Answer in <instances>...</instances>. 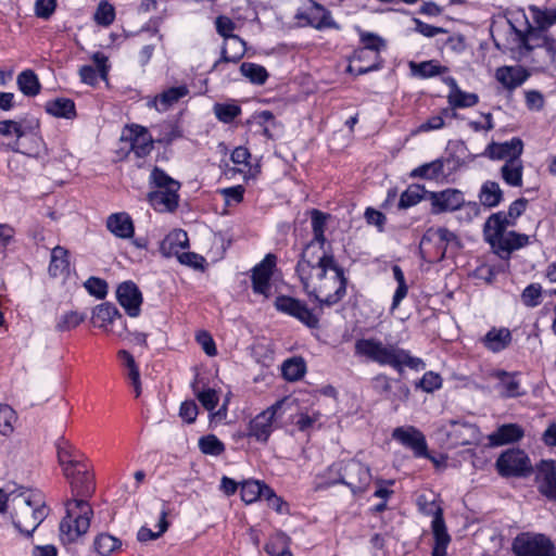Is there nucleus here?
Segmentation results:
<instances>
[{
    "mask_svg": "<svg viewBox=\"0 0 556 556\" xmlns=\"http://www.w3.org/2000/svg\"><path fill=\"white\" fill-rule=\"evenodd\" d=\"M72 498L65 502L66 515L60 522V540L63 544L76 542L85 535L93 516L91 505L86 501L94 492L92 476L85 468L70 482Z\"/></svg>",
    "mask_w": 556,
    "mask_h": 556,
    "instance_id": "obj_1",
    "label": "nucleus"
},
{
    "mask_svg": "<svg viewBox=\"0 0 556 556\" xmlns=\"http://www.w3.org/2000/svg\"><path fill=\"white\" fill-rule=\"evenodd\" d=\"M305 293L319 304L332 306L346 294L348 278L334 258L296 273Z\"/></svg>",
    "mask_w": 556,
    "mask_h": 556,
    "instance_id": "obj_2",
    "label": "nucleus"
},
{
    "mask_svg": "<svg viewBox=\"0 0 556 556\" xmlns=\"http://www.w3.org/2000/svg\"><path fill=\"white\" fill-rule=\"evenodd\" d=\"M526 205L525 199H518L509 205L507 213L498 212L489 216V230L493 231L489 236V244L503 260H508L513 251L529 244V236L506 230L507 227L515 225Z\"/></svg>",
    "mask_w": 556,
    "mask_h": 556,
    "instance_id": "obj_3",
    "label": "nucleus"
},
{
    "mask_svg": "<svg viewBox=\"0 0 556 556\" xmlns=\"http://www.w3.org/2000/svg\"><path fill=\"white\" fill-rule=\"evenodd\" d=\"M10 500L12 525L22 535L31 538L49 515L42 494L36 490L18 486L16 495H11Z\"/></svg>",
    "mask_w": 556,
    "mask_h": 556,
    "instance_id": "obj_4",
    "label": "nucleus"
},
{
    "mask_svg": "<svg viewBox=\"0 0 556 556\" xmlns=\"http://www.w3.org/2000/svg\"><path fill=\"white\" fill-rule=\"evenodd\" d=\"M355 354L379 365H389L400 371L403 366L416 370L425 367L420 358L410 356L408 351L401 349L396 343L383 344L375 338L356 340Z\"/></svg>",
    "mask_w": 556,
    "mask_h": 556,
    "instance_id": "obj_5",
    "label": "nucleus"
},
{
    "mask_svg": "<svg viewBox=\"0 0 556 556\" xmlns=\"http://www.w3.org/2000/svg\"><path fill=\"white\" fill-rule=\"evenodd\" d=\"M38 129V122L0 121V135L3 137H16L15 142L10 144L11 150L33 157H39L41 152L46 150Z\"/></svg>",
    "mask_w": 556,
    "mask_h": 556,
    "instance_id": "obj_6",
    "label": "nucleus"
},
{
    "mask_svg": "<svg viewBox=\"0 0 556 556\" xmlns=\"http://www.w3.org/2000/svg\"><path fill=\"white\" fill-rule=\"evenodd\" d=\"M460 247L456 233L445 227H438L426 230L419 243V251L424 261L434 264L455 255Z\"/></svg>",
    "mask_w": 556,
    "mask_h": 556,
    "instance_id": "obj_7",
    "label": "nucleus"
},
{
    "mask_svg": "<svg viewBox=\"0 0 556 556\" xmlns=\"http://www.w3.org/2000/svg\"><path fill=\"white\" fill-rule=\"evenodd\" d=\"M523 46L520 58L529 61L535 68H545L553 64L556 58V40L538 29L528 30V37H516Z\"/></svg>",
    "mask_w": 556,
    "mask_h": 556,
    "instance_id": "obj_8",
    "label": "nucleus"
},
{
    "mask_svg": "<svg viewBox=\"0 0 556 556\" xmlns=\"http://www.w3.org/2000/svg\"><path fill=\"white\" fill-rule=\"evenodd\" d=\"M491 33L493 42L498 50L502 51H517L519 56L523 51V46L519 45L516 37H520L525 39L528 37V29L525 25V28H518L510 20L505 16H498L494 18L489 29Z\"/></svg>",
    "mask_w": 556,
    "mask_h": 556,
    "instance_id": "obj_9",
    "label": "nucleus"
},
{
    "mask_svg": "<svg viewBox=\"0 0 556 556\" xmlns=\"http://www.w3.org/2000/svg\"><path fill=\"white\" fill-rule=\"evenodd\" d=\"M515 556H556L552 540L542 533L523 532L513 542Z\"/></svg>",
    "mask_w": 556,
    "mask_h": 556,
    "instance_id": "obj_10",
    "label": "nucleus"
},
{
    "mask_svg": "<svg viewBox=\"0 0 556 556\" xmlns=\"http://www.w3.org/2000/svg\"><path fill=\"white\" fill-rule=\"evenodd\" d=\"M496 468L503 477H527L533 471L529 456L520 448L503 452L496 460Z\"/></svg>",
    "mask_w": 556,
    "mask_h": 556,
    "instance_id": "obj_11",
    "label": "nucleus"
},
{
    "mask_svg": "<svg viewBox=\"0 0 556 556\" xmlns=\"http://www.w3.org/2000/svg\"><path fill=\"white\" fill-rule=\"evenodd\" d=\"M121 151L126 154L132 152L137 157L149 155L153 149V139L148 129L140 125H131L124 128L121 136Z\"/></svg>",
    "mask_w": 556,
    "mask_h": 556,
    "instance_id": "obj_12",
    "label": "nucleus"
},
{
    "mask_svg": "<svg viewBox=\"0 0 556 556\" xmlns=\"http://www.w3.org/2000/svg\"><path fill=\"white\" fill-rule=\"evenodd\" d=\"M282 405L283 401H278L257 414L250 421L247 435L255 439L260 443H267L270 434L277 427L276 419Z\"/></svg>",
    "mask_w": 556,
    "mask_h": 556,
    "instance_id": "obj_13",
    "label": "nucleus"
},
{
    "mask_svg": "<svg viewBox=\"0 0 556 556\" xmlns=\"http://www.w3.org/2000/svg\"><path fill=\"white\" fill-rule=\"evenodd\" d=\"M392 438L404 447L410 450L416 458H427L438 465V460L428 452L425 434L414 426L397 427L392 432Z\"/></svg>",
    "mask_w": 556,
    "mask_h": 556,
    "instance_id": "obj_14",
    "label": "nucleus"
},
{
    "mask_svg": "<svg viewBox=\"0 0 556 556\" xmlns=\"http://www.w3.org/2000/svg\"><path fill=\"white\" fill-rule=\"evenodd\" d=\"M518 374L503 369H493L489 371L492 392L501 399H513L525 395L521 390Z\"/></svg>",
    "mask_w": 556,
    "mask_h": 556,
    "instance_id": "obj_15",
    "label": "nucleus"
},
{
    "mask_svg": "<svg viewBox=\"0 0 556 556\" xmlns=\"http://www.w3.org/2000/svg\"><path fill=\"white\" fill-rule=\"evenodd\" d=\"M371 481L370 469L358 460H350L340 475L338 482L348 485L354 494L364 493Z\"/></svg>",
    "mask_w": 556,
    "mask_h": 556,
    "instance_id": "obj_16",
    "label": "nucleus"
},
{
    "mask_svg": "<svg viewBox=\"0 0 556 556\" xmlns=\"http://www.w3.org/2000/svg\"><path fill=\"white\" fill-rule=\"evenodd\" d=\"M371 386L376 393L392 402L394 408H397L399 403L405 402L410 393L409 388L404 382L391 379L382 374L372 378Z\"/></svg>",
    "mask_w": 556,
    "mask_h": 556,
    "instance_id": "obj_17",
    "label": "nucleus"
},
{
    "mask_svg": "<svg viewBox=\"0 0 556 556\" xmlns=\"http://www.w3.org/2000/svg\"><path fill=\"white\" fill-rule=\"evenodd\" d=\"M275 306L279 312L295 317L309 328H315L318 325V318L304 302L298 299L288 295H280L276 299Z\"/></svg>",
    "mask_w": 556,
    "mask_h": 556,
    "instance_id": "obj_18",
    "label": "nucleus"
},
{
    "mask_svg": "<svg viewBox=\"0 0 556 556\" xmlns=\"http://www.w3.org/2000/svg\"><path fill=\"white\" fill-rule=\"evenodd\" d=\"M276 266V256L267 254L264 260L252 268V290L255 294L269 298L271 293L270 279L274 267Z\"/></svg>",
    "mask_w": 556,
    "mask_h": 556,
    "instance_id": "obj_19",
    "label": "nucleus"
},
{
    "mask_svg": "<svg viewBox=\"0 0 556 556\" xmlns=\"http://www.w3.org/2000/svg\"><path fill=\"white\" fill-rule=\"evenodd\" d=\"M448 447L470 444L477 438V428L468 422L450 420L443 426Z\"/></svg>",
    "mask_w": 556,
    "mask_h": 556,
    "instance_id": "obj_20",
    "label": "nucleus"
},
{
    "mask_svg": "<svg viewBox=\"0 0 556 556\" xmlns=\"http://www.w3.org/2000/svg\"><path fill=\"white\" fill-rule=\"evenodd\" d=\"M326 241L312 239L303 249L301 258L296 264L295 271H304L312 268L313 266L324 263L329 258H334L331 253H327L324 250Z\"/></svg>",
    "mask_w": 556,
    "mask_h": 556,
    "instance_id": "obj_21",
    "label": "nucleus"
},
{
    "mask_svg": "<svg viewBox=\"0 0 556 556\" xmlns=\"http://www.w3.org/2000/svg\"><path fill=\"white\" fill-rule=\"evenodd\" d=\"M116 298L121 306L130 317H137L140 314L142 294L132 281L122 282L116 290Z\"/></svg>",
    "mask_w": 556,
    "mask_h": 556,
    "instance_id": "obj_22",
    "label": "nucleus"
},
{
    "mask_svg": "<svg viewBox=\"0 0 556 556\" xmlns=\"http://www.w3.org/2000/svg\"><path fill=\"white\" fill-rule=\"evenodd\" d=\"M536 471L539 491L546 497L556 501V463L543 459L536 465Z\"/></svg>",
    "mask_w": 556,
    "mask_h": 556,
    "instance_id": "obj_23",
    "label": "nucleus"
},
{
    "mask_svg": "<svg viewBox=\"0 0 556 556\" xmlns=\"http://www.w3.org/2000/svg\"><path fill=\"white\" fill-rule=\"evenodd\" d=\"M430 513L433 514V520L431 523L434 538L432 556H446V548L451 542V536L446 530L443 511L441 507L435 506Z\"/></svg>",
    "mask_w": 556,
    "mask_h": 556,
    "instance_id": "obj_24",
    "label": "nucleus"
},
{
    "mask_svg": "<svg viewBox=\"0 0 556 556\" xmlns=\"http://www.w3.org/2000/svg\"><path fill=\"white\" fill-rule=\"evenodd\" d=\"M523 143L519 138H513L505 142L489 143V159L509 162L521 156Z\"/></svg>",
    "mask_w": 556,
    "mask_h": 556,
    "instance_id": "obj_25",
    "label": "nucleus"
},
{
    "mask_svg": "<svg viewBox=\"0 0 556 556\" xmlns=\"http://www.w3.org/2000/svg\"><path fill=\"white\" fill-rule=\"evenodd\" d=\"M188 235L182 229L170 231L160 243V252L165 257L179 256L188 248Z\"/></svg>",
    "mask_w": 556,
    "mask_h": 556,
    "instance_id": "obj_26",
    "label": "nucleus"
},
{
    "mask_svg": "<svg viewBox=\"0 0 556 556\" xmlns=\"http://www.w3.org/2000/svg\"><path fill=\"white\" fill-rule=\"evenodd\" d=\"M529 12L534 25L530 24L527 17L523 15L525 25L527 26L528 30L529 28L538 29L545 34L549 27L556 24V8L542 9L535 5H530Z\"/></svg>",
    "mask_w": 556,
    "mask_h": 556,
    "instance_id": "obj_27",
    "label": "nucleus"
},
{
    "mask_svg": "<svg viewBox=\"0 0 556 556\" xmlns=\"http://www.w3.org/2000/svg\"><path fill=\"white\" fill-rule=\"evenodd\" d=\"M431 200L434 213L459 210L464 202L462 192L451 189L431 193Z\"/></svg>",
    "mask_w": 556,
    "mask_h": 556,
    "instance_id": "obj_28",
    "label": "nucleus"
},
{
    "mask_svg": "<svg viewBox=\"0 0 556 556\" xmlns=\"http://www.w3.org/2000/svg\"><path fill=\"white\" fill-rule=\"evenodd\" d=\"M453 160H435L433 162L424 164L412 172L413 177H420L426 179H440L445 178L451 170Z\"/></svg>",
    "mask_w": 556,
    "mask_h": 556,
    "instance_id": "obj_29",
    "label": "nucleus"
},
{
    "mask_svg": "<svg viewBox=\"0 0 556 556\" xmlns=\"http://www.w3.org/2000/svg\"><path fill=\"white\" fill-rule=\"evenodd\" d=\"M178 191L173 189L155 190L148 194L151 206L159 212H174L178 206Z\"/></svg>",
    "mask_w": 556,
    "mask_h": 556,
    "instance_id": "obj_30",
    "label": "nucleus"
},
{
    "mask_svg": "<svg viewBox=\"0 0 556 556\" xmlns=\"http://www.w3.org/2000/svg\"><path fill=\"white\" fill-rule=\"evenodd\" d=\"M495 76L504 88L513 90L527 80L529 73L519 66H504L496 71Z\"/></svg>",
    "mask_w": 556,
    "mask_h": 556,
    "instance_id": "obj_31",
    "label": "nucleus"
},
{
    "mask_svg": "<svg viewBox=\"0 0 556 556\" xmlns=\"http://www.w3.org/2000/svg\"><path fill=\"white\" fill-rule=\"evenodd\" d=\"M523 437V430L516 424L501 426L495 432L489 434V445L500 446L517 442Z\"/></svg>",
    "mask_w": 556,
    "mask_h": 556,
    "instance_id": "obj_32",
    "label": "nucleus"
},
{
    "mask_svg": "<svg viewBox=\"0 0 556 556\" xmlns=\"http://www.w3.org/2000/svg\"><path fill=\"white\" fill-rule=\"evenodd\" d=\"M108 229L118 238H131L135 231L132 220L127 213H114L108 217Z\"/></svg>",
    "mask_w": 556,
    "mask_h": 556,
    "instance_id": "obj_33",
    "label": "nucleus"
},
{
    "mask_svg": "<svg viewBox=\"0 0 556 556\" xmlns=\"http://www.w3.org/2000/svg\"><path fill=\"white\" fill-rule=\"evenodd\" d=\"M116 319H122V314L112 303H102L97 305L92 311V320L96 326L109 331V326L113 325Z\"/></svg>",
    "mask_w": 556,
    "mask_h": 556,
    "instance_id": "obj_34",
    "label": "nucleus"
},
{
    "mask_svg": "<svg viewBox=\"0 0 556 556\" xmlns=\"http://www.w3.org/2000/svg\"><path fill=\"white\" fill-rule=\"evenodd\" d=\"M188 93L189 89L185 85L170 87L156 96L152 101V104L157 111L165 112Z\"/></svg>",
    "mask_w": 556,
    "mask_h": 556,
    "instance_id": "obj_35",
    "label": "nucleus"
},
{
    "mask_svg": "<svg viewBox=\"0 0 556 556\" xmlns=\"http://www.w3.org/2000/svg\"><path fill=\"white\" fill-rule=\"evenodd\" d=\"M58 460L60 465H81L84 455L73 446L65 438H60L56 443Z\"/></svg>",
    "mask_w": 556,
    "mask_h": 556,
    "instance_id": "obj_36",
    "label": "nucleus"
},
{
    "mask_svg": "<svg viewBox=\"0 0 556 556\" xmlns=\"http://www.w3.org/2000/svg\"><path fill=\"white\" fill-rule=\"evenodd\" d=\"M361 40L364 46L355 51L354 60H361L366 54H372V59L379 61V51L384 47L383 39L371 33H363Z\"/></svg>",
    "mask_w": 556,
    "mask_h": 556,
    "instance_id": "obj_37",
    "label": "nucleus"
},
{
    "mask_svg": "<svg viewBox=\"0 0 556 556\" xmlns=\"http://www.w3.org/2000/svg\"><path fill=\"white\" fill-rule=\"evenodd\" d=\"M245 50V41L239 36H232L230 39L225 40L220 61L237 63L243 58Z\"/></svg>",
    "mask_w": 556,
    "mask_h": 556,
    "instance_id": "obj_38",
    "label": "nucleus"
},
{
    "mask_svg": "<svg viewBox=\"0 0 556 556\" xmlns=\"http://www.w3.org/2000/svg\"><path fill=\"white\" fill-rule=\"evenodd\" d=\"M45 109L47 113L55 117L72 119L76 116L75 103L67 98H58L48 101Z\"/></svg>",
    "mask_w": 556,
    "mask_h": 556,
    "instance_id": "obj_39",
    "label": "nucleus"
},
{
    "mask_svg": "<svg viewBox=\"0 0 556 556\" xmlns=\"http://www.w3.org/2000/svg\"><path fill=\"white\" fill-rule=\"evenodd\" d=\"M16 84L26 97H36L41 90V84L33 70H25L17 75Z\"/></svg>",
    "mask_w": 556,
    "mask_h": 556,
    "instance_id": "obj_40",
    "label": "nucleus"
},
{
    "mask_svg": "<svg viewBox=\"0 0 556 556\" xmlns=\"http://www.w3.org/2000/svg\"><path fill=\"white\" fill-rule=\"evenodd\" d=\"M68 251L60 245H56L51 251V261L49 264V274L52 277H59L68 270Z\"/></svg>",
    "mask_w": 556,
    "mask_h": 556,
    "instance_id": "obj_41",
    "label": "nucleus"
},
{
    "mask_svg": "<svg viewBox=\"0 0 556 556\" xmlns=\"http://www.w3.org/2000/svg\"><path fill=\"white\" fill-rule=\"evenodd\" d=\"M522 170L523 165L519 157L504 163L501 167V175L507 185L511 187H520L522 185Z\"/></svg>",
    "mask_w": 556,
    "mask_h": 556,
    "instance_id": "obj_42",
    "label": "nucleus"
},
{
    "mask_svg": "<svg viewBox=\"0 0 556 556\" xmlns=\"http://www.w3.org/2000/svg\"><path fill=\"white\" fill-rule=\"evenodd\" d=\"M290 538L283 532H277L266 543L264 549L269 556H293L290 552Z\"/></svg>",
    "mask_w": 556,
    "mask_h": 556,
    "instance_id": "obj_43",
    "label": "nucleus"
},
{
    "mask_svg": "<svg viewBox=\"0 0 556 556\" xmlns=\"http://www.w3.org/2000/svg\"><path fill=\"white\" fill-rule=\"evenodd\" d=\"M122 541L109 533H99L93 540V549L100 556H111L114 552L119 549Z\"/></svg>",
    "mask_w": 556,
    "mask_h": 556,
    "instance_id": "obj_44",
    "label": "nucleus"
},
{
    "mask_svg": "<svg viewBox=\"0 0 556 556\" xmlns=\"http://www.w3.org/2000/svg\"><path fill=\"white\" fill-rule=\"evenodd\" d=\"M511 332L508 328L493 327L489 330V351L498 353L507 349L511 343Z\"/></svg>",
    "mask_w": 556,
    "mask_h": 556,
    "instance_id": "obj_45",
    "label": "nucleus"
},
{
    "mask_svg": "<svg viewBox=\"0 0 556 556\" xmlns=\"http://www.w3.org/2000/svg\"><path fill=\"white\" fill-rule=\"evenodd\" d=\"M447 81L453 87L448 96V102L452 106L468 108L475 105L478 102V97L475 93H466L460 91L453 78H448Z\"/></svg>",
    "mask_w": 556,
    "mask_h": 556,
    "instance_id": "obj_46",
    "label": "nucleus"
},
{
    "mask_svg": "<svg viewBox=\"0 0 556 556\" xmlns=\"http://www.w3.org/2000/svg\"><path fill=\"white\" fill-rule=\"evenodd\" d=\"M86 319L85 313L70 311L62 314L55 324V330L59 332L70 331L79 326Z\"/></svg>",
    "mask_w": 556,
    "mask_h": 556,
    "instance_id": "obj_47",
    "label": "nucleus"
},
{
    "mask_svg": "<svg viewBox=\"0 0 556 556\" xmlns=\"http://www.w3.org/2000/svg\"><path fill=\"white\" fill-rule=\"evenodd\" d=\"M241 74L256 85H263L268 78L266 68L255 63L244 62L240 66Z\"/></svg>",
    "mask_w": 556,
    "mask_h": 556,
    "instance_id": "obj_48",
    "label": "nucleus"
},
{
    "mask_svg": "<svg viewBox=\"0 0 556 556\" xmlns=\"http://www.w3.org/2000/svg\"><path fill=\"white\" fill-rule=\"evenodd\" d=\"M409 67L414 75L422 78L433 77L446 71V67L440 66L435 61L410 62Z\"/></svg>",
    "mask_w": 556,
    "mask_h": 556,
    "instance_id": "obj_49",
    "label": "nucleus"
},
{
    "mask_svg": "<svg viewBox=\"0 0 556 556\" xmlns=\"http://www.w3.org/2000/svg\"><path fill=\"white\" fill-rule=\"evenodd\" d=\"M167 510L163 509L161 511L160 521L157 523L159 530L156 532H153L151 529L147 527H141L137 533V539L140 542H147L150 540L159 539L167 529H168V521H167Z\"/></svg>",
    "mask_w": 556,
    "mask_h": 556,
    "instance_id": "obj_50",
    "label": "nucleus"
},
{
    "mask_svg": "<svg viewBox=\"0 0 556 556\" xmlns=\"http://www.w3.org/2000/svg\"><path fill=\"white\" fill-rule=\"evenodd\" d=\"M305 374V363L301 358L287 359L282 365V376L288 381H296Z\"/></svg>",
    "mask_w": 556,
    "mask_h": 556,
    "instance_id": "obj_51",
    "label": "nucleus"
},
{
    "mask_svg": "<svg viewBox=\"0 0 556 556\" xmlns=\"http://www.w3.org/2000/svg\"><path fill=\"white\" fill-rule=\"evenodd\" d=\"M199 448L203 454L219 456L225 451V444L214 434L200 438Z\"/></svg>",
    "mask_w": 556,
    "mask_h": 556,
    "instance_id": "obj_52",
    "label": "nucleus"
},
{
    "mask_svg": "<svg viewBox=\"0 0 556 556\" xmlns=\"http://www.w3.org/2000/svg\"><path fill=\"white\" fill-rule=\"evenodd\" d=\"M150 178L157 190L173 189L178 191L180 189V184L159 167L153 168Z\"/></svg>",
    "mask_w": 556,
    "mask_h": 556,
    "instance_id": "obj_53",
    "label": "nucleus"
},
{
    "mask_svg": "<svg viewBox=\"0 0 556 556\" xmlns=\"http://www.w3.org/2000/svg\"><path fill=\"white\" fill-rule=\"evenodd\" d=\"M425 189L420 185L409 186L402 194L399 201L400 208H408L416 205L424 197Z\"/></svg>",
    "mask_w": 556,
    "mask_h": 556,
    "instance_id": "obj_54",
    "label": "nucleus"
},
{
    "mask_svg": "<svg viewBox=\"0 0 556 556\" xmlns=\"http://www.w3.org/2000/svg\"><path fill=\"white\" fill-rule=\"evenodd\" d=\"M262 497V483L257 480H248L241 485V498L252 504Z\"/></svg>",
    "mask_w": 556,
    "mask_h": 556,
    "instance_id": "obj_55",
    "label": "nucleus"
},
{
    "mask_svg": "<svg viewBox=\"0 0 556 556\" xmlns=\"http://www.w3.org/2000/svg\"><path fill=\"white\" fill-rule=\"evenodd\" d=\"M311 218H312V229L314 237L313 239L326 241L325 237V227L327 219L329 218V215L326 213H323L319 210H312L311 211Z\"/></svg>",
    "mask_w": 556,
    "mask_h": 556,
    "instance_id": "obj_56",
    "label": "nucleus"
},
{
    "mask_svg": "<svg viewBox=\"0 0 556 556\" xmlns=\"http://www.w3.org/2000/svg\"><path fill=\"white\" fill-rule=\"evenodd\" d=\"M214 113L220 122L228 124L241 114V109L237 104L216 103Z\"/></svg>",
    "mask_w": 556,
    "mask_h": 556,
    "instance_id": "obj_57",
    "label": "nucleus"
},
{
    "mask_svg": "<svg viewBox=\"0 0 556 556\" xmlns=\"http://www.w3.org/2000/svg\"><path fill=\"white\" fill-rule=\"evenodd\" d=\"M16 419L15 412L7 404H0V433L9 435L13 432Z\"/></svg>",
    "mask_w": 556,
    "mask_h": 556,
    "instance_id": "obj_58",
    "label": "nucleus"
},
{
    "mask_svg": "<svg viewBox=\"0 0 556 556\" xmlns=\"http://www.w3.org/2000/svg\"><path fill=\"white\" fill-rule=\"evenodd\" d=\"M542 287L539 283L529 285L521 293L522 303L528 307H535L540 304Z\"/></svg>",
    "mask_w": 556,
    "mask_h": 556,
    "instance_id": "obj_59",
    "label": "nucleus"
},
{
    "mask_svg": "<svg viewBox=\"0 0 556 556\" xmlns=\"http://www.w3.org/2000/svg\"><path fill=\"white\" fill-rule=\"evenodd\" d=\"M84 286L89 294L96 296L97 299H104L108 294V283L101 278L90 277L84 283Z\"/></svg>",
    "mask_w": 556,
    "mask_h": 556,
    "instance_id": "obj_60",
    "label": "nucleus"
},
{
    "mask_svg": "<svg viewBox=\"0 0 556 556\" xmlns=\"http://www.w3.org/2000/svg\"><path fill=\"white\" fill-rule=\"evenodd\" d=\"M115 17L114 8L108 2H102L99 4L94 20L99 25L109 26L113 23Z\"/></svg>",
    "mask_w": 556,
    "mask_h": 556,
    "instance_id": "obj_61",
    "label": "nucleus"
},
{
    "mask_svg": "<svg viewBox=\"0 0 556 556\" xmlns=\"http://www.w3.org/2000/svg\"><path fill=\"white\" fill-rule=\"evenodd\" d=\"M441 386L442 379L440 375L433 371L426 372L417 383V387L421 388L426 392H433L434 390L440 389Z\"/></svg>",
    "mask_w": 556,
    "mask_h": 556,
    "instance_id": "obj_62",
    "label": "nucleus"
},
{
    "mask_svg": "<svg viewBox=\"0 0 556 556\" xmlns=\"http://www.w3.org/2000/svg\"><path fill=\"white\" fill-rule=\"evenodd\" d=\"M199 402L208 412H213L218 404V394L214 389H206L197 394Z\"/></svg>",
    "mask_w": 556,
    "mask_h": 556,
    "instance_id": "obj_63",
    "label": "nucleus"
},
{
    "mask_svg": "<svg viewBox=\"0 0 556 556\" xmlns=\"http://www.w3.org/2000/svg\"><path fill=\"white\" fill-rule=\"evenodd\" d=\"M216 31L225 39L228 40L230 37L235 36L232 30L236 27V24L227 16L220 15L215 21Z\"/></svg>",
    "mask_w": 556,
    "mask_h": 556,
    "instance_id": "obj_64",
    "label": "nucleus"
}]
</instances>
